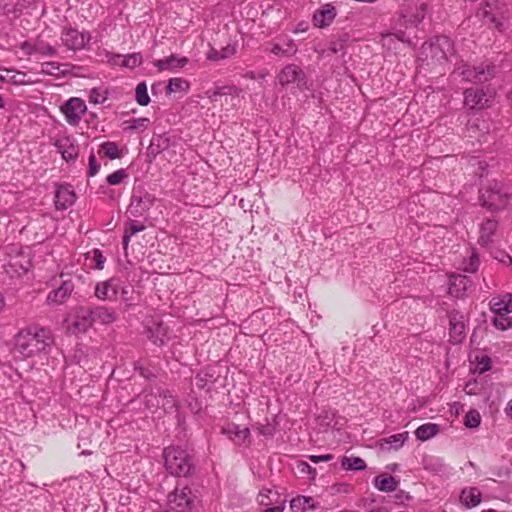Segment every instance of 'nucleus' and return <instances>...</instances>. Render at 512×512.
<instances>
[{
  "mask_svg": "<svg viewBox=\"0 0 512 512\" xmlns=\"http://www.w3.org/2000/svg\"><path fill=\"white\" fill-rule=\"evenodd\" d=\"M53 342L51 329L39 325H29L20 329L14 336V351L23 358H32L45 352Z\"/></svg>",
  "mask_w": 512,
  "mask_h": 512,
  "instance_id": "f257e3e1",
  "label": "nucleus"
},
{
  "mask_svg": "<svg viewBox=\"0 0 512 512\" xmlns=\"http://www.w3.org/2000/svg\"><path fill=\"white\" fill-rule=\"evenodd\" d=\"M162 457L167 472L175 477H191L196 469L195 454L182 446H168Z\"/></svg>",
  "mask_w": 512,
  "mask_h": 512,
  "instance_id": "f03ea898",
  "label": "nucleus"
},
{
  "mask_svg": "<svg viewBox=\"0 0 512 512\" xmlns=\"http://www.w3.org/2000/svg\"><path fill=\"white\" fill-rule=\"evenodd\" d=\"M454 55V45L447 36H435L421 46V60L429 64H442Z\"/></svg>",
  "mask_w": 512,
  "mask_h": 512,
  "instance_id": "7ed1b4c3",
  "label": "nucleus"
},
{
  "mask_svg": "<svg viewBox=\"0 0 512 512\" xmlns=\"http://www.w3.org/2000/svg\"><path fill=\"white\" fill-rule=\"evenodd\" d=\"M510 12L502 0H486L482 6V26L503 33L508 28Z\"/></svg>",
  "mask_w": 512,
  "mask_h": 512,
  "instance_id": "20e7f679",
  "label": "nucleus"
},
{
  "mask_svg": "<svg viewBox=\"0 0 512 512\" xmlns=\"http://www.w3.org/2000/svg\"><path fill=\"white\" fill-rule=\"evenodd\" d=\"M509 198V193L502 183L495 180L488 182L484 192H482V216L486 213L494 214L505 209Z\"/></svg>",
  "mask_w": 512,
  "mask_h": 512,
  "instance_id": "39448f33",
  "label": "nucleus"
},
{
  "mask_svg": "<svg viewBox=\"0 0 512 512\" xmlns=\"http://www.w3.org/2000/svg\"><path fill=\"white\" fill-rule=\"evenodd\" d=\"M427 8L424 0H406L399 10L398 25L404 28L418 26L424 20Z\"/></svg>",
  "mask_w": 512,
  "mask_h": 512,
  "instance_id": "423d86ee",
  "label": "nucleus"
},
{
  "mask_svg": "<svg viewBox=\"0 0 512 512\" xmlns=\"http://www.w3.org/2000/svg\"><path fill=\"white\" fill-rule=\"evenodd\" d=\"M197 496L189 486L178 484L168 495V507L173 512H192Z\"/></svg>",
  "mask_w": 512,
  "mask_h": 512,
  "instance_id": "0eeeda50",
  "label": "nucleus"
},
{
  "mask_svg": "<svg viewBox=\"0 0 512 512\" xmlns=\"http://www.w3.org/2000/svg\"><path fill=\"white\" fill-rule=\"evenodd\" d=\"M155 201L156 198L153 194L133 189L127 212L133 217L144 216L154 206Z\"/></svg>",
  "mask_w": 512,
  "mask_h": 512,
  "instance_id": "6e6552de",
  "label": "nucleus"
},
{
  "mask_svg": "<svg viewBox=\"0 0 512 512\" xmlns=\"http://www.w3.org/2000/svg\"><path fill=\"white\" fill-rule=\"evenodd\" d=\"M89 31H79L76 28L65 27L61 33V42L69 50L79 51L88 49L91 41Z\"/></svg>",
  "mask_w": 512,
  "mask_h": 512,
  "instance_id": "1a4fd4ad",
  "label": "nucleus"
},
{
  "mask_svg": "<svg viewBox=\"0 0 512 512\" xmlns=\"http://www.w3.org/2000/svg\"><path fill=\"white\" fill-rule=\"evenodd\" d=\"M90 306H77L66 319L69 327L74 333H85L92 325Z\"/></svg>",
  "mask_w": 512,
  "mask_h": 512,
  "instance_id": "9d476101",
  "label": "nucleus"
},
{
  "mask_svg": "<svg viewBox=\"0 0 512 512\" xmlns=\"http://www.w3.org/2000/svg\"><path fill=\"white\" fill-rule=\"evenodd\" d=\"M175 142L176 138L169 132L154 134L150 140L149 146L147 147V161L152 163L159 154L175 145Z\"/></svg>",
  "mask_w": 512,
  "mask_h": 512,
  "instance_id": "9b49d317",
  "label": "nucleus"
},
{
  "mask_svg": "<svg viewBox=\"0 0 512 512\" xmlns=\"http://www.w3.org/2000/svg\"><path fill=\"white\" fill-rule=\"evenodd\" d=\"M86 109L85 102L80 98H70L61 107V111L70 125H77L85 114Z\"/></svg>",
  "mask_w": 512,
  "mask_h": 512,
  "instance_id": "f8f14e48",
  "label": "nucleus"
},
{
  "mask_svg": "<svg viewBox=\"0 0 512 512\" xmlns=\"http://www.w3.org/2000/svg\"><path fill=\"white\" fill-rule=\"evenodd\" d=\"M77 199L76 193L71 185L61 184L55 191V208L57 210H66L72 206Z\"/></svg>",
  "mask_w": 512,
  "mask_h": 512,
  "instance_id": "ddd939ff",
  "label": "nucleus"
},
{
  "mask_svg": "<svg viewBox=\"0 0 512 512\" xmlns=\"http://www.w3.org/2000/svg\"><path fill=\"white\" fill-rule=\"evenodd\" d=\"M90 315L93 319L92 325L95 323L110 325L118 319V314L114 308L103 305L90 306Z\"/></svg>",
  "mask_w": 512,
  "mask_h": 512,
  "instance_id": "4468645a",
  "label": "nucleus"
},
{
  "mask_svg": "<svg viewBox=\"0 0 512 512\" xmlns=\"http://www.w3.org/2000/svg\"><path fill=\"white\" fill-rule=\"evenodd\" d=\"M470 286L471 281L467 276L452 274L449 276L448 294L455 298H461Z\"/></svg>",
  "mask_w": 512,
  "mask_h": 512,
  "instance_id": "2eb2a0df",
  "label": "nucleus"
},
{
  "mask_svg": "<svg viewBox=\"0 0 512 512\" xmlns=\"http://www.w3.org/2000/svg\"><path fill=\"white\" fill-rule=\"evenodd\" d=\"M95 296L101 301H114L118 295V285L115 279L111 278L98 282L95 286Z\"/></svg>",
  "mask_w": 512,
  "mask_h": 512,
  "instance_id": "dca6fc26",
  "label": "nucleus"
},
{
  "mask_svg": "<svg viewBox=\"0 0 512 512\" xmlns=\"http://www.w3.org/2000/svg\"><path fill=\"white\" fill-rule=\"evenodd\" d=\"M146 333L149 340L160 347L168 340V329L161 321H151L146 326Z\"/></svg>",
  "mask_w": 512,
  "mask_h": 512,
  "instance_id": "f3484780",
  "label": "nucleus"
},
{
  "mask_svg": "<svg viewBox=\"0 0 512 512\" xmlns=\"http://www.w3.org/2000/svg\"><path fill=\"white\" fill-rule=\"evenodd\" d=\"M336 14V8L332 4L327 3L314 13L313 24L318 28H325L334 21Z\"/></svg>",
  "mask_w": 512,
  "mask_h": 512,
  "instance_id": "a211bd4d",
  "label": "nucleus"
},
{
  "mask_svg": "<svg viewBox=\"0 0 512 512\" xmlns=\"http://www.w3.org/2000/svg\"><path fill=\"white\" fill-rule=\"evenodd\" d=\"M222 433L237 445H242L250 436L249 428L241 427L235 423H228L222 427Z\"/></svg>",
  "mask_w": 512,
  "mask_h": 512,
  "instance_id": "6ab92c4d",
  "label": "nucleus"
},
{
  "mask_svg": "<svg viewBox=\"0 0 512 512\" xmlns=\"http://www.w3.org/2000/svg\"><path fill=\"white\" fill-rule=\"evenodd\" d=\"M305 78L304 72L295 64L286 65L278 75L279 82L282 86L301 81Z\"/></svg>",
  "mask_w": 512,
  "mask_h": 512,
  "instance_id": "aec40b11",
  "label": "nucleus"
},
{
  "mask_svg": "<svg viewBox=\"0 0 512 512\" xmlns=\"http://www.w3.org/2000/svg\"><path fill=\"white\" fill-rule=\"evenodd\" d=\"M73 290L74 283L72 280L63 281L57 289L48 294L47 301L51 304H62L70 297Z\"/></svg>",
  "mask_w": 512,
  "mask_h": 512,
  "instance_id": "412c9836",
  "label": "nucleus"
},
{
  "mask_svg": "<svg viewBox=\"0 0 512 512\" xmlns=\"http://www.w3.org/2000/svg\"><path fill=\"white\" fill-rule=\"evenodd\" d=\"M189 62V59L185 56H178L176 54H171L170 56L156 60L154 65L158 68L159 71H172L174 69L183 68Z\"/></svg>",
  "mask_w": 512,
  "mask_h": 512,
  "instance_id": "4be33fe9",
  "label": "nucleus"
},
{
  "mask_svg": "<svg viewBox=\"0 0 512 512\" xmlns=\"http://www.w3.org/2000/svg\"><path fill=\"white\" fill-rule=\"evenodd\" d=\"M55 146L62 158L67 162L74 161L78 157V147L68 137L58 139L55 142Z\"/></svg>",
  "mask_w": 512,
  "mask_h": 512,
  "instance_id": "5701e85b",
  "label": "nucleus"
},
{
  "mask_svg": "<svg viewBox=\"0 0 512 512\" xmlns=\"http://www.w3.org/2000/svg\"><path fill=\"white\" fill-rule=\"evenodd\" d=\"M350 35L347 32H342L336 35H333L329 41V46L327 51H323L322 54L326 56H331L337 54L339 52H345L347 44L349 42Z\"/></svg>",
  "mask_w": 512,
  "mask_h": 512,
  "instance_id": "b1692460",
  "label": "nucleus"
},
{
  "mask_svg": "<svg viewBox=\"0 0 512 512\" xmlns=\"http://www.w3.org/2000/svg\"><path fill=\"white\" fill-rule=\"evenodd\" d=\"M489 306L495 314L508 315L512 312V295L508 293L494 297L489 302Z\"/></svg>",
  "mask_w": 512,
  "mask_h": 512,
  "instance_id": "393cba45",
  "label": "nucleus"
},
{
  "mask_svg": "<svg viewBox=\"0 0 512 512\" xmlns=\"http://www.w3.org/2000/svg\"><path fill=\"white\" fill-rule=\"evenodd\" d=\"M373 485L381 492H393L397 490L399 480L388 473H382L374 477Z\"/></svg>",
  "mask_w": 512,
  "mask_h": 512,
  "instance_id": "a878e982",
  "label": "nucleus"
},
{
  "mask_svg": "<svg viewBox=\"0 0 512 512\" xmlns=\"http://www.w3.org/2000/svg\"><path fill=\"white\" fill-rule=\"evenodd\" d=\"M449 342L452 344L461 343L465 337V325L458 320L456 315L449 317Z\"/></svg>",
  "mask_w": 512,
  "mask_h": 512,
  "instance_id": "bb28decb",
  "label": "nucleus"
},
{
  "mask_svg": "<svg viewBox=\"0 0 512 512\" xmlns=\"http://www.w3.org/2000/svg\"><path fill=\"white\" fill-rule=\"evenodd\" d=\"M498 221L494 214L491 217L482 216V245L492 241V237L496 234Z\"/></svg>",
  "mask_w": 512,
  "mask_h": 512,
  "instance_id": "cd10ccee",
  "label": "nucleus"
},
{
  "mask_svg": "<svg viewBox=\"0 0 512 512\" xmlns=\"http://www.w3.org/2000/svg\"><path fill=\"white\" fill-rule=\"evenodd\" d=\"M408 439V432L393 434L380 440V448L382 450H398Z\"/></svg>",
  "mask_w": 512,
  "mask_h": 512,
  "instance_id": "c85d7f7f",
  "label": "nucleus"
},
{
  "mask_svg": "<svg viewBox=\"0 0 512 512\" xmlns=\"http://www.w3.org/2000/svg\"><path fill=\"white\" fill-rule=\"evenodd\" d=\"M237 52V44L232 43L223 47L221 50H217L211 47L209 52L206 54V59L209 61H220L232 57Z\"/></svg>",
  "mask_w": 512,
  "mask_h": 512,
  "instance_id": "c756f323",
  "label": "nucleus"
},
{
  "mask_svg": "<svg viewBox=\"0 0 512 512\" xmlns=\"http://www.w3.org/2000/svg\"><path fill=\"white\" fill-rule=\"evenodd\" d=\"M480 91L477 88H468L464 92V105L470 114L476 115L479 110Z\"/></svg>",
  "mask_w": 512,
  "mask_h": 512,
  "instance_id": "7c9ffc66",
  "label": "nucleus"
},
{
  "mask_svg": "<svg viewBox=\"0 0 512 512\" xmlns=\"http://www.w3.org/2000/svg\"><path fill=\"white\" fill-rule=\"evenodd\" d=\"M1 70L6 72V75L0 74V82L2 83H10L17 86L30 84V81L25 79L26 74L23 72L8 68H1Z\"/></svg>",
  "mask_w": 512,
  "mask_h": 512,
  "instance_id": "2f4dec72",
  "label": "nucleus"
},
{
  "mask_svg": "<svg viewBox=\"0 0 512 512\" xmlns=\"http://www.w3.org/2000/svg\"><path fill=\"white\" fill-rule=\"evenodd\" d=\"M317 507L315 500L310 496H296L290 501V508L293 512H305Z\"/></svg>",
  "mask_w": 512,
  "mask_h": 512,
  "instance_id": "473e14b6",
  "label": "nucleus"
},
{
  "mask_svg": "<svg viewBox=\"0 0 512 512\" xmlns=\"http://www.w3.org/2000/svg\"><path fill=\"white\" fill-rule=\"evenodd\" d=\"M460 502L467 508L480 504V491L476 487H466L461 491Z\"/></svg>",
  "mask_w": 512,
  "mask_h": 512,
  "instance_id": "72a5a7b5",
  "label": "nucleus"
},
{
  "mask_svg": "<svg viewBox=\"0 0 512 512\" xmlns=\"http://www.w3.org/2000/svg\"><path fill=\"white\" fill-rule=\"evenodd\" d=\"M114 64L125 68H136L142 64V55L140 53H132L126 56L114 55L111 58Z\"/></svg>",
  "mask_w": 512,
  "mask_h": 512,
  "instance_id": "f704fd0d",
  "label": "nucleus"
},
{
  "mask_svg": "<svg viewBox=\"0 0 512 512\" xmlns=\"http://www.w3.org/2000/svg\"><path fill=\"white\" fill-rule=\"evenodd\" d=\"M216 382V377L210 369L201 370L195 376V384L198 389L210 391L211 386Z\"/></svg>",
  "mask_w": 512,
  "mask_h": 512,
  "instance_id": "c9c22d12",
  "label": "nucleus"
},
{
  "mask_svg": "<svg viewBox=\"0 0 512 512\" xmlns=\"http://www.w3.org/2000/svg\"><path fill=\"white\" fill-rule=\"evenodd\" d=\"M439 432V426L434 423H425L420 425L416 431L415 436L420 441H427L434 437Z\"/></svg>",
  "mask_w": 512,
  "mask_h": 512,
  "instance_id": "e433bc0d",
  "label": "nucleus"
},
{
  "mask_svg": "<svg viewBox=\"0 0 512 512\" xmlns=\"http://www.w3.org/2000/svg\"><path fill=\"white\" fill-rule=\"evenodd\" d=\"M341 466L344 470L351 471H363L367 467L362 458L354 456H343L341 458Z\"/></svg>",
  "mask_w": 512,
  "mask_h": 512,
  "instance_id": "4c0bfd02",
  "label": "nucleus"
},
{
  "mask_svg": "<svg viewBox=\"0 0 512 512\" xmlns=\"http://www.w3.org/2000/svg\"><path fill=\"white\" fill-rule=\"evenodd\" d=\"M239 89L236 86L232 85H225L216 87L215 89H209L205 92L207 97L210 99L211 102L217 101L218 96H224V95H238Z\"/></svg>",
  "mask_w": 512,
  "mask_h": 512,
  "instance_id": "58836bf2",
  "label": "nucleus"
},
{
  "mask_svg": "<svg viewBox=\"0 0 512 512\" xmlns=\"http://www.w3.org/2000/svg\"><path fill=\"white\" fill-rule=\"evenodd\" d=\"M188 90L189 82L187 80L182 78H171L166 87V94H171L176 91L187 93Z\"/></svg>",
  "mask_w": 512,
  "mask_h": 512,
  "instance_id": "ea45409f",
  "label": "nucleus"
},
{
  "mask_svg": "<svg viewBox=\"0 0 512 512\" xmlns=\"http://www.w3.org/2000/svg\"><path fill=\"white\" fill-rule=\"evenodd\" d=\"M125 124L124 131H144L150 124V119L147 117L134 118L126 121Z\"/></svg>",
  "mask_w": 512,
  "mask_h": 512,
  "instance_id": "a19ab883",
  "label": "nucleus"
},
{
  "mask_svg": "<svg viewBox=\"0 0 512 512\" xmlns=\"http://www.w3.org/2000/svg\"><path fill=\"white\" fill-rule=\"evenodd\" d=\"M135 100L140 106H147L151 99L147 91L146 83L140 82L135 89Z\"/></svg>",
  "mask_w": 512,
  "mask_h": 512,
  "instance_id": "79ce46f5",
  "label": "nucleus"
},
{
  "mask_svg": "<svg viewBox=\"0 0 512 512\" xmlns=\"http://www.w3.org/2000/svg\"><path fill=\"white\" fill-rule=\"evenodd\" d=\"M158 396L163 399L162 407L168 412L174 408H177V401L167 389H158Z\"/></svg>",
  "mask_w": 512,
  "mask_h": 512,
  "instance_id": "37998d69",
  "label": "nucleus"
},
{
  "mask_svg": "<svg viewBox=\"0 0 512 512\" xmlns=\"http://www.w3.org/2000/svg\"><path fill=\"white\" fill-rule=\"evenodd\" d=\"M109 159L114 160L121 157V153L118 148V144L113 141H107L102 143L101 150Z\"/></svg>",
  "mask_w": 512,
  "mask_h": 512,
  "instance_id": "c03bdc74",
  "label": "nucleus"
},
{
  "mask_svg": "<svg viewBox=\"0 0 512 512\" xmlns=\"http://www.w3.org/2000/svg\"><path fill=\"white\" fill-rule=\"evenodd\" d=\"M107 100V90L102 87L91 89L89 94V102L93 104H102Z\"/></svg>",
  "mask_w": 512,
  "mask_h": 512,
  "instance_id": "a18cd8bd",
  "label": "nucleus"
},
{
  "mask_svg": "<svg viewBox=\"0 0 512 512\" xmlns=\"http://www.w3.org/2000/svg\"><path fill=\"white\" fill-rule=\"evenodd\" d=\"M493 325L499 330H507L512 328V318L507 315L495 314Z\"/></svg>",
  "mask_w": 512,
  "mask_h": 512,
  "instance_id": "49530a36",
  "label": "nucleus"
},
{
  "mask_svg": "<svg viewBox=\"0 0 512 512\" xmlns=\"http://www.w3.org/2000/svg\"><path fill=\"white\" fill-rule=\"evenodd\" d=\"M482 84H484V81H482ZM497 88L498 86L489 84L486 87L482 85V100L484 99V103H482V107L485 105H489V103L495 98L497 94Z\"/></svg>",
  "mask_w": 512,
  "mask_h": 512,
  "instance_id": "de8ad7c7",
  "label": "nucleus"
},
{
  "mask_svg": "<svg viewBox=\"0 0 512 512\" xmlns=\"http://www.w3.org/2000/svg\"><path fill=\"white\" fill-rule=\"evenodd\" d=\"M464 425L467 428H475L480 425V413L472 409L464 417Z\"/></svg>",
  "mask_w": 512,
  "mask_h": 512,
  "instance_id": "09e8293b",
  "label": "nucleus"
},
{
  "mask_svg": "<svg viewBox=\"0 0 512 512\" xmlns=\"http://www.w3.org/2000/svg\"><path fill=\"white\" fill-rule=\"evenodd\" d=\"M128 176L125 169H118L112 174L108 175L106 181L109 185L115 186L120 184Z\"/></svg>",
  "mask_w": 512,
  "mask_h": 512,
  "instance_id": "8fccbe9b",
  "label": "nucleus"
},
{
  "mask_svg": "<svg viewBox=\"0 0 512 512\" xmlns=\"http://www.w3.org/2000/svg\"><path fill=\"white\" fill-rule=\"evenodd\" d=\"M36 54L46 55V56H55L57 54V49L52 45L45 43L43 41L36 42Z\"/></svg>",
  "mask_w": 512,
  "mask_h": 512,
  "instance_id": "3c124183",
  "label": "nucleus"
},
{
  "mask_svg": "<svg viewBox=\"0 0 512 512\" xmlns=\"http://www.w3.org/2000/svg\"><path fill=\"white\" fill-rule=\"evenodd\" d=\"M464 271L466 272H476L479 266V256L477 251H473L468 261H464Z\"/></svg>",
  "mask_w": 512,
  "mask_h": 512,
  "instance_id": "603ef678",
  "label": "nucleus"
},
{
  "mask_svg": "<svg viewBox=\"0 0 512 512\" xmlns=\"http://www.w3.org/2000/svg\"><path fill=\"white\" fill-rule=\"evenodd\" d=\"M391 36H393L394 40H397L399 42H402L403 44L407 45L409 48H415V43L408 37H406L405 31L399 29L395 30L393 32H389Z\"/></svg>",
  "mask_w": 512,
  "mask_h": 512,
  "instance_id": "864d4df0",
  "label": "nucleus"
},
{
  "mask_svg": "<svg viewBox=\"0 0 512 512\" xmlns=\"http://www.w3.org/2000/svg\"><path fill=\"white\" fill-rule=\"evenodd\" d=\"M92 259L95 262L94 269L96 270H102L104 268V264L106 261V258L104 257L102 251L98 248H95L92 250Z\"/></svg>",
  "mask_w": 512,
  "mask_h": 512,
  "instance_id": "5fc2aeb1",
  "label": "nucleus"
},
{
  "mask_svg": "<svg viewBox=\"0 0 512 512\" xmlns=\"http://www.w3.org/2000/svg\"><path fill=\"white\" fill-rule=\"evenodd\" d=\"M125 230L132 236L145 230L143 224H139L137 221L129 219L125 224Z\"/></svg>",
  "mask_w": 512,
  "mask_h": 512,
  "instance_id": "6e6d98bb",
  "label": "nucleus"
},
{
  "mask_svg": "<svg viewBox=\"0 0 512 512\" xmlns=\"http://www.w3.org/2000/svg\"><path fill=\"white\" fill-rule=\"evenodd\" d=\"M100 170V164L96 160V156L92 151L89 155V167L87 171V175L89 177L95 176Z\"/></svg>",
  "mask_w": 512,
  "mask_h": 512,
  "instance_id": "4d7b16f0",
  "label": "nucleus"
},
{
  "mask_svg": "<svg viewBox=\"0 0 512 512\" xmlns=\"http://www.w3.org/2000/svg\"><path fill=\"white\" fill-rule=\"evenodd\" d=\"M498 73V67L495 64H487L485 68H482V76H484V80L488 81L494 78Z\"/></svg>",
  "mask_w": 512,
  "mask_h": 512,
  "instance_id": "13d9d810",
  "label": "nucleus"
},
{
  "mask_svg": "<svg viewBox=\"0 0 512 512\" xmlns=\"http://www.w3.org/2000/svg\"><path fill=\"white\" fill-rule=\"evenodd\" d=\"M380 41L383 47L387 49H396L395 43L397 40H394L393 36H391L389 32L382 33Z\"/></svg>",
  "mask_w": 512,
  "mask_h": 512,
  "instance_id": "bf43d9fd",
  "label": "nucleus"
},
{
  "mask_svg": "<svg viewBox=\"0 0 512 512\" xmlns=\"http://www.w3.org/2000/svg\"><path fill=\"white\" fill-rule=\"evenodd\" d=\"M464 391L468 395H478L480 393V385L476 380L469 381L466 383Z\"/></svg>",
  "mask_w": 512,
  "mask_h": 512,
  "instance_id": "052dcab7",
  "label": "nucleus"
},
{
  "mask_svg": "<svg viewBox=\"0 0 512 512\" xmlns=\"http://www.w3.org/2000/svg\"><path fill=\"white\" fill-rule=\"evenodd\" d=\"M393 498L396 504H404L406 501H409L411 499V496L409 495V493L403 490H398L393 496Z\"/></svg>",
  "mask_w": 512,
  "mask_h": 512,
  "instance_id": "680f3d73",
  "label": "nucleus"
},
{
  "mask_svg": "<svg viewBox=\"0 0 512 512\" xmlns=\"http://www.w3.org/2000/svg\"><path fill=\"white\" fill-rule=\"evenodd\" d=\"M297 468L299 470V472L301 473H307V474H311L312 475V478L315 477L316 475V471L315 469H313L307 462L305 461H299L298 464H297Z\"/></svg>",
  "mask_w": 512,
  "mask_h": 512,
  "instance_id": "e2e57ef3",
  "label": "nucleus"
},
{
  "mask_svg": "<svg viewBox=\"0 0 512 512\" xmlns=\"http://www.w3.org/2000/svg\"><path fill=\"white\" fill-rule=\"evenodd\" d=\"M309 460L313 463H319V462H327L333 459L332 454H324V455H309Z\"/></svg>",
  "mask_w": 512,
  "mask_h": 512,
  "instance_id": "0e129e2a",
  "label": "nucleus"
},
{
  "mask_svg": "<svg viewBox=\"0 0 512 512\" xmlns=\"http://www.w3.org/2000/svg\"><path fill=\"white\" fill-rule=\"evenodd\" d=\"M43 65L45 66V69L43 70V72H45L49 75H54L55 71H58L60 68V64L57 62H46Z\"/></svg>",
  "mask_w": 512,
  "mask_h": 512,
  "instance_id": "69168bd1",
  "label": "nucleus"
},
{
  "mask_svg": "<svg viewBox=\"0 0 512 512\" xmlns=\"http://www.w3.org/2000/svg\"><path fill=\"white\" fill-rule=\"evenodd\" d=\"M21 49L27 54V55H32V54H36L37 51H36V42L35 43H30L28 41H24L22 44H21Z\"/></svg>",
  "mask_w": 512,
  "mask_h": 512,
  "instance_id": "338daca9",
  "label": "nucleus"
},
{
  "mask_svg": "<svg viewBox=\"0 0 512 512\" xmlns=\"http://www.w3.org/2000/svg\"><path fill=\"white\" fill-rule=\"evenodd\" d=\"M285 57H291L297 52V46L293 40H288L286 43Z\"/></svg>",
  "mask_w": 512,
  "mask_h": 512,
  "instance_id": "774afa93",
  "label": "nucleus"
}]
</instances>
